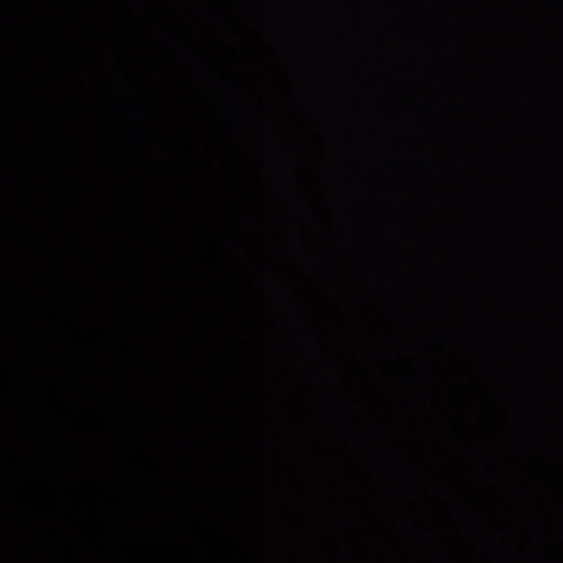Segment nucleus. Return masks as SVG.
<instances>
[{
    "mask_svg": "<svg viewBox=\"0 0 563 563\" xmlns=\"http://www.w3.org/2000/svg\"><path fill=\"white\" fill-rule=\"evenodd\" d=\"M341 251H553L555 256L556 471H563V249H341Z\"/></svg>",
    "mask_w": 563,
    "mask_h": 563,
    "instance_id": "f257e3e1",
    "label": "nucleus"
},
{
    "mask_svg": "<svg viewBox=\"0 0 563 563\" xmlns=\"http://www.w3.org/2000/svg\"><path fill=\"white\" fill-rule=\"evenodd\" d=\"M541 212L542 201L540 190L534 181H529L509 214L517 222L533 224L539 220Z\"/></svg>",
    "mask_w": 563,
    "mask_h": 563,
    "instance_id": "f03ea898",
    "label": "nucleus"
}]
</instances>
